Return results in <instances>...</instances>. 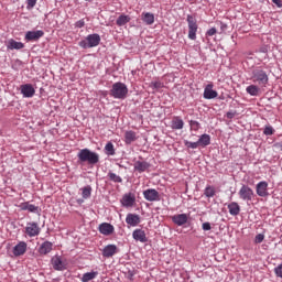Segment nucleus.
Segmentation results:
<instances>
[{
	"mask_svg": "<svg viewBox=\"0 0 282 282\" xmlns=\"http://www.w3.org/2000/svg\"><path fill=\"white\" fill-rule=\"evenodd\" d=\"M132 238L134 241H140L141 243H147V241H149V238H147V232H144L142 229H135L132 232Z\"/></svg>",
	"mask_w": 282,
	"mask_h": 282,
	"instance_id": "16",
	"label": "nucleus"
},
{
	"mask_svg": "<svg viewBox=\"0 0 282 282\" xmlns=\"http://www.w3.org/2000/svg\"><path fill=\"white\" fill-rule=\"evenodd\" d=\"M43 36H45V32H43L42 30L28 31L24 39L25 41H39V39H43Z\"/></svg>",
	"mask_w": 282,
	"mask_h": 282,
	"instance_id": "13",
	"label": "nucleus"
},
{
	"mask_svg": "<svg viewBox=\"0 0 282 282\" xmlns=\"http://www.w3.org/2000/svg\"><path fill=\"white\" fill-rule=\"evenodd\" d=\"M28 251V243L25 241L19 242L14 248H13V254L14 257H21L23 256L24 252Z\"/></svg>",
	"mask_w": 282,
	"mask_h": 282,
	"instance_id": "19",
	"label": "nucleus"
},
{
	"mask_svg": "<svg viewBox=\"0 0 282 282\" xmlns=\"http://www.w3.org/2000/svg\"><path fill=\"white\" fill-rule=\"evenodd\" d=\"M256 193L259 197H268L270 193L268 192V182L261 181L256 185Z\"/></svg>",
	"mask_w": 282,
	"mask_h": 282,
	"instance_id": "11",
	"label": "nucleus"
},
{
	"mask_svg": "<svg viewBox=\"0 0 282 282\" xmlns=\"http://www.w3.org/2000/svg\"><path fill=\"white\" fill-rule=\"evenodd\" d=\"M171 128L175 131L184 129V120H182L180 117H173Z\"/></svg>",
	"mask_w": 282,
	"mask_h": 282,
	"instance_id": "26",
	"label": "nucleus"
},
{
	"mask_svg": "<svg viewBox=\"0 0 282 282\" xmlns=\"http://www.w3.org/2000/svg\"><path fill=\"white\" fill-rule=\"evenodd\" d=\"M140 215L138 214H128L126 217V224H128V226H131L132 228H135V226L140 225Z\"/></svg>",
	"mask_w": 282,
	"mask_h": 282,
	"instance_id": "15",
	"label": "nucleus"
},
{
	"mask_svg": "<svg viewBox=\"0 0 282 282\" xmlns=\"http://www.w3.org/2000/svg\"><path fill=\"white\" fill-rule=\"evenodd\" d=\"M273 149H274L275 151H282V141L275 142V143L273 144Z\"/></svg>",
	"mask_w": 282,
	"mask_h": 282,
	"instance_id": "44",
	"label": "nucleus"
},
{
	"mask_svg": "<svg viewBox=\"0 0 282 282\" xmlns=\"http://www.w3.org/2000/svg\"><path fill=\"white\" fill-rule=\"evenodd\" d=\"M252 83L259 85L260 87H265L268 85L270 78L268 77V73L261 68H256L252 70L251 75Z\"/></svg>",
	"mask_w": 282,
	"mask_h": 282,
	"instance_id": "4",
	"label": "nucleus"
},
{
	"mask_svg": "<svg viewBox=\"0 0 282 282\" xmlns=\"http://www.w3.org/2000/svg\"><path fill=\"white\" fill-rule=\"evenodd\" d=\"M18 208L20 210H28L29 213H34L35 215H39V206L30 204V202H24L18 205Z\"/></svg>",
	"mask_w": 282,
	"mask_h": 282,
	"instance_id": "17",
	"label": "nucleus"
},
{
	"mask_svg": "<svg viewBox=\"0 0 282 282\" xmlns=\"http://www.w3.org/2000/svg\"><path fill=\"white\" fill-rule=\"evenodd\" d=\"M265 239V236L263 234H258L254 238L256 243H263V240Z\"/></svg>",
	"mask_w": 282,
	"mask_h": 282,
	"instance_id": "41",
	"label": "nucleus"
},
{
	"mask_svg": "<svg viewBox=\"0 0 282 282\" xmlns=\"http://www.w3.org/2000/svg\"><path fill=\"white\" fill-rule=\"evenodd\" d=\"M128 279H130V281L133 279V271H129Z\"/></svg>",
	"mask_w": 282,
	"mask_h": 282,
	"instance_id": "50",
	"label": "nucleus"
},
{
	"mask_svg": "<svg viewBox=\"0 0 282 282\" xmlns=\"http://www.w3.org/2000/svg\"><path fill=\"white\" fill-rule=\"evenodd\" d=\"M115 228L113 225L108 223H102L99 225V232L101 235H105L106 237H109V235H112Z\"/></svg>",
	"mask_w": 282,
	"mask_h": 282,
	"instance_id": "21",
	"label": "nucleus"
},
{
	"mask_svg": "<svg viewBox=\"0 0 282 282\" xmlns=\"http://www.w3.org/2000/svg\"><path fill=\"white\" fill-rule=\"evenodd\" d=\"M238 195L243 202H252V197H254V191H252L248 185H242L238 192Z\"/></svg>",
	"mask_w": 282,
	"mask_h": 282,
	"instance_id": "6",
	"label": "nucleus"
},
{
	"mask_svg": "<svg viewBox=\"0 0 282 282\" xmlns=\"http://www.w3.org/2000/svg\"><path fill=\"white\" fill-rule=\"evenodd\" d=\"M25 47V44L22 42H18L15 40H9L7 44L8 50H23Z\"/></svg>",
	"mask_w": 282,
	"mask_h": 282,
	"instance_id": "24",
	"label": "nucleus"
},
{
	"mask_svg": "<svg viewBox=\"0 0 282 282\" xmlns=\"http://www.w3.org/2000/svg\"><path fill=\"white\" fill-rule=\"evenodd\" d=\"M128 94L129 88H127V85L124 83L117 82L112 85V88L110 89V96H112V98H117L118 100H124Z\"/></svg>",
	"mask_w": 282,
	"mask_h": 282,
	"instance_id": "3",
	"label": "nucleus"
},
{
	"mask_svg": "<svg viewBox=\"0 0 282 282\" xmlns=\"http://www.w3.org/2000/svg\"><path fill=\"white\" fill-rule=\"evenodd\" d=\"M263 133L264 135H274V128L272 126H265Z\"/></svg>",
	"mask_w": 282,
	"mask_h": 282,
	"instance_id": "39",
	"label": "nucleus"
},
{
	"mask_svg": "<svg viewBox=\"0 0 282 282\" xmlns=\"http://www.w3.org/2000/svg\"><path fill=\"white\" fill-rule=\"evenodd\" d=\"M117 253H118V247L116 245H108L102 250V257H106V259H109Z\"/></svg>",
	"mask_w": 282,
	"mask_h": 282,
	"instance_id": "18",
	"label": "nucleus"
},
{
	"mask_svg": "<svg viewBox=\"0 0 282 282\" xmlns=\"http://www.w3.org/2000/svg\"><path fill=\"white\" fill-rule=\"evenodd\" d=\"M227 118L229 119V120H232V118H235V116H237V112H232V111H229V112H227Z\"/></svg>",
	"mask_w": 282,
	"mask_h": 282,
	"instance_id": "46",
	"label": "nucleus"
},
{
	"mask_svg": "<svg viewBox=\"0 0 282 282\" xmlns=\"http://www.w3.org/2000/svg\"><path fill=\"white\" fill-rule=\"evenodd\" d=\"M121 204L126 208H131V206H133V204H135V197L132 196L131 194H124L121 199Z\"/></svg>",
	"mask_w": 282,
	"mask_h": 282,
	"instance_id": "22",
	"label": "nucleus"
},
{
	"mask_svg": "<svg viewBox=\"0 0 282 282\" xmlns=\"http://www.w3.org/2000/svg\"><path fill=\"white\" fill-rule=\"evenodd\" d=\"M202 228H203V230H210V223H204L203 225H202Z\"/></svg>",
	"mask_w": 282,
	"mask_h": 282,
	"instance_id": "47",
	"label": "nucleus"
},
{
	"mask_svg": "<svg viewBox=\"0 0 282 282\" xmlns=\"http://www.w3.org/2000/svg\"><path fill=\"white\" fill-rule=\"evenodd\" d=\"M36 1H37V0H28V1H26V8H28V10H32V8H34V6H36Z\"/></svg>",
	"mask_w": 282,
	"mask_h": 282,
	"instance_id": "42",
	"label": "nucleus"
},
{
	"mask_svg": "<svg viewBox=\"0 0 282 282\" xmlns=\"http://www.w3.org/2000/svg\"><path fill=\"white\" fill-rule=\"evenodd\" d=\"M246 91H247V94H249V96H259V94H261V88H259V86L252 84L246 88Z\"/></svg>",
	"mask_w": 282,
	"mask_h": 282,
	"instance_id": "29",
	"label": "nucleus"
},
{
	"mask_svg": "<svg viewBox=\"0 0 282 282\" xmlns=\"http://www.w3.org/2000/svg\"><path fill=\"white\" fill-rule=\"evenodd\" d=\"M213 87H214L213 84H208L205 87L204 94H203V97L205 98V100H214V98H217L219 96V93H217V90H214Z\"/></svg>",
	"mask_w": 282,
	"mask_h": 282,
	"instance_id": "12",
	"label": "nucleus"
},
{
	"mask_svg": "<svg viewBox=\"0 0 282 282\" xmlns=\"http://www.w3.org/2000/svg\"><path fill=\"white\" fill-rule=\"evenodd\" d=\"M172 221L175 226H184L188 224V214H176L172 216Z\"/></svg>",
	"mask_w": 282,
	"mask_h": 282,
	"instance_id": "14",
	"label": "nucleus"
},
{
	"mask_svg": "<svg viewBox=\"0 0 282 282\" xmlns=\"http://www.w3.org/2000/svg\"><path fill=\"white\" fill-rule=\"evenodd\" d=\"M52 267L57 271L67 270V263L63 261L61 256H54L51 259Z\"/></svg>",
	"mask_w": 282,
	"mask_h": 282,
	"instance_id": "9",
	"label": "nucleus"
},
{
	"mask_svg": "<svg viewBox=\"0 0 282 282\" xmlns=\"http://www.w3.org/2000/svg\"><path fill=\"white\" fill-rule=\"evenodd\" d=\"M220 29L224 31V30H227L228 29V25L227 24H224V23H220Z\"/></svg>",
	"mask_w": 282,
	"mask_h": 282,
	"instance_id": "49",
	"label": "nucleus"
},
{
	"mask_svg": "<svg viewBox=\"0 0 282 282\" xmlns=\"http://www.w3.org/2000/svg\"><path fill=\"white\" fill-rule=\"evenodd\" d=\"M20 91H21L23 98H33L34 94H36V90L34 89V86H32V84L21 85Z\"/></svg>",
	"mask_w": 282,
	"mask_h": 282,
	"instance_id": "10",
	"label": "nucleus"
},
{
	"mask_svg": "<svg viewBox=\"0 0 282 282\" xmlns=\"http://www.w3.org/2000/svg\"><path fill=\"white\" fill-rule=\"evenodd\" d=\"M84 202H85V200L82 199V198H80V199H77V204H84Z\"/></svg>",
	"mask_w": 282,
	"mask_h": 282,
	"instance_id": "51",
	"label": "nucleus"
},
{
	"mask_svg": "<svg viewBox=\"0 0 282 282\" xmlns=\"http://www.w3.org/2000/svg\"><path fill=\"white\" fill-rule=\"evenodd\" d=\"M129 21H131V17L121 14L117 19L116 24L119 25V28H122V25H127V23H129Z\"/></svg>",
	"mask_w": 282,
	"mask_h": 282,
	"instance_id": "31",
	"label": "nucleus"
},
{
	"mask_svg": "<svg viewBox=\"0 0 282 282\" xmlns=\"http://www.w3.org/2000/svg\"><path fill=\"white\" fill-rule=\"evenodd\" d=\"M198 147H202V149H206V147H208L210 144V134H202L198 138Z\"/></svg>",
	"mask_w": 282,
	"mask_h": 282,
	"instance_id": "25",
	"label": "nucleus"
},
{
	"mask_svg": "<svg viewBox=\"0 0 282 282\" xmlns=\"http://www.w3.org/2000/svg\"><path fill=\"white\" fill-rule=\"evenodd\" d=\"M108 177L110 180V182H115V184H122V177H120V175H117L113 172H108Z\"/></svg>",
	"mask_w": 282,
	"mask_h": 282,
	"instance_id": "33",
	"label": "nucleus"
},
{
	"mask_svg": "<svg viewBox=\"0 0 282 282\" xmlns=\"http://www.w3.org/2000/svg\"><path fill=\"white\" fill-rule=\"evenodd\" d=\"M149 169H151V163L147 161L134 162V171H138V173H144V171H149Z\"/></svg>",
	"mask_w": 282,
	"mask_h": 282,
	"instance_id": "20",
	"label": "nucleus"
},
{
	"mask_svg": "<svg viewBox=\"0 0 282 282\" xmlns=\"http://www.w3.org/2000/svg\"><path fill=\"white\" fill-rule=\"evenodd\" d=\"M184 144L186 147V149H199V142H191L188 140H184Z\"/></svg>",
	"mask_w": 282,
	"mask_h": 282,
	"instance_id": "36",
	"label": "nucleus"
},
{
	"mask_svg": "<svg viewBox=\"0 0 282 282\" xmlns=\"http://www.w3.org/2000/svg\"><path fill=\"white\" fill-rule=\"evenodd\" d=\"M96 276H98V271L87 272V273L83 274L82 281L83 282L94 281V279H96Z\"/></svg>",
	"mask_w": 282,
	"mask_h": 282,
	"instance_id": "32",
	"label": "nucleus"
},
{
	"mask_svg": "<svg viewBox=\"0 0 282 282\" xmlns=\"http://www.w3.org/2000/svg\"><path fill=\"white\" fill-rule=\"evenodd\" d=\"M187 25H188V39L191 41H195L197 39L198 26H197V20L191 14L187 15Z\"/></svg>",
	"mask_w": 282,
	"mask_h": 282,
	"instance_id": "5",
	"label": "nucleus"
},
{
	"mask_svg": "<svg viewBox=\"0 0 282 282\" xmlns=\"http://www.w3.org/2000/svg\"><path fill=\"white\" fill-rule=\"evenodd\" d=\"M105 152H106V155H116V149L113 148V143L111 141H109L105 145Z\"/></svg>",
	"mask_w": 282,
	"mask_h": 282,
	"instance_id": "34",
	"label": "nucleus"
},
{
	"mask_svg": "<svg viewBox=\"0 0 282 282\" xmlns=\"http://www.w3.org/2000/svg\"><path fill=\"white\" fill-rule=\"evenodd\" d=\"M273 3H275V6H278V8H282V1L281 0H272Z\"/></svg>",
	"mask_w": 282,
	"mask_h": 282,
	"instance_id": "48",
	"label": "nucleus"
},
{
	"mask_svg": "<svg viewBox=\"0 0 282 282\" xmlns=\"http://www.w3.org/2000/svg\"><path fill=\"white\" fill-rule=\"evenodd\" d=\"M52 246L50 241L43 242L39 248L40 254H50V252H52Z\"/></svg>",
	"mask_w": 282,
	"mask_h": 282,
	"instance_id": "28",
	"label": "nucleus"
},
{
	"mask_svg": "<svg viewBox=\"0 0 282 282\" xmlns=\"http://www.w3.org/2000/svg\"><path fill=\"white\" fill-rule=\"evenodd\" d=\"M228 210H229V215L237 217V215L241 213V207L239 206L238 203L232 202L228 205Z\"/></svg>",
	"mask_w": 282,
	"mask_h": 282,
	"instance_id": "27",
	"label": "nucleus"
},
{
	"mask_svg": "<svg viewBox=\"0 0 282 282\" xmlns=\"http://www.w3.org/2000/svg\"><path fill=\"white\" fill-rule=\"evenodd\" d=\"M141 20L145 25H153V23H155V15L151 12H143L141 14Z\"/></svg>",
	"mask_w": 282,
	"mask_h": 282,
	"instance_id": "23",
	"label": "nucleus"
},
{
	"mask_svg": "<svg viewBox=\"0 0 282 282\" xmlns=\"http://www.w3.org/2000/svg\"><path fill=\"white\" fill-rule=\"evenodd\" d=\"M150 87L152 89H162V87H164V85L161 82H151Z\"/></svg>",
	"mask_w": 282,
	"mask_h": 282,
	"instance_id": "40",
	"label": "nucleus"
},
{
	"mask_svg": "<svg viewBox=\"0 0 282 282\" xmlns=\"http://www.w3.org/2000/svg\"><path fill=\"white\" fill-rule=\"evenodd\" d=\"M215 34H217V29L216 28H212L206 32L207 36H215Z\"/></svg>",
	"mask_w": 282,
	"mask_h": 282,
	"instance_id": "43",
	"label": "nucleus"
},
{
	"mask_svg": "<svg viewBox=\"0 0 282 282\" xmlns=\"http://www.w3.org/2000/svg\"><path fill=\"white\" fill-rule=\"evenodd\" d=\"M143 197L147 202H160V192L155 188H149L143 191Z\"/></svg>",
	"mask_w": 282,
	"mask_h": 282,
	"instance_id": "8",
	"label": "nucleus"
},
{
	"mask_svg": "<svg viewBox=\"0 0 282 282\" xmlns=\"http://www.w3.org/2000/svg\"><path fill=\"white\" fill-rule=\"evenodd\" d=\"M80 191L83 199H89L91 197V187L89 185L83 187Z\"/></svg>",
	"mask_w": 282,
	"mask_h": 282,
	"instance_id": "35",
	"label": "nucleus"
},
{
	"mask_svg": "<svg viewBox=\"0 0 282 282\" xmlns=\"http://www.w3.org/2000/svg\"><path fill=\"white\" fill-rule=\"evenodd\" d=\"M138 140V137H135V132L133 131H126L124 133V142L126 144H132V142H135Z\"/></svg>",
	"mask_w": 282,
	"mask_h": 282,
	"instance_id": "30",
	"label": "nucleus"
},
{
	"mask_svg": "<svg viewBox=\"0 0 282 282\" xmlns=\"http://www.w3.org/2000/svg\"><path fill=\"white\" fill-rule=\"evenodd\" d=\"M79 164H89L90 166H96L100 162V154L96 153L87 148L79 150L77 153Z\"/></svg>",
	"mask_w": 282,
	"mask_h": 282,
	"instance_id": "1",
	"label": "nucleus"
},
{
	"mask_svg": "<svg viewBox=\"0 0 282 282\" xmlns=\"http://www.w3.org/2000/svg\"><path fill=\"white\" fill-rule=\"evenodd\" d=\"M25 234L29 237H39V235H41V227H39L37 223H28Z\"/></svg>",
	"mask_w": 282,
	"mask_h": 282,
	"instance_id": "7",
	"label": "nucleus"
},
{
	"mask_svg": "<svg viewBox=\"0 0 282 282\" xmlns=\"http://www.w3.org/2000/svg\"><path fill=\"white\" fill-rule=\"evenodd\" d=\"M76 28H85V20H79L75 23Z\"/></svg>",
	"mask_w": 282,
	"mask_h": 282,
	"instance_id": "45",
	"label": "nucleus"
},
{
	"mask_svg": "<svg viewBox=\"0 0 282 282\" xmlns=\"http://www.w3.org/2000/svg\"><path fill=\"white\" fill-rule=\"evenodd\" d=\"M189 127L191 131H197L198 129H202V123H199V121L189 120Z\"/></svg>",
	"mask_w": 282,
	"mask_h": 282,
	"instance_id": "37",
	"label": "nucleus"
},
{
	"mask_svg": "<svg viewBox=\"0 0 282 282\" xmlns=\"http://www.w3.org/2000/svg\"><path fill=\"white\" fill-rule=\"evenodd\" d=\"M78 45L83 50H91V47H98L100 45V35L98 33L89 34L84 40L79 41Z\"/></svg>",
	"mask_w": 282,
	"mask_h": 282,
	"instance_id": "2",
	"label": "nucleus"
},
{
	"mask_svg": "<svg viewBox=\"0 0 282 282\" xmlns=\"http://www.w3.org/2000/svg\"><path fill=\"white\" fill-rule=\"evenodd\" d=\"M204 195L207 197H215V187L207 186L204 191Z\"/></svg>",
	"mask_w": 282,
	"mask_h": 282,
	"instance_id": "38",
	"label": "nucleus"
}]
</instances>
